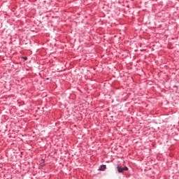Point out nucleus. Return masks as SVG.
Wrapping results in <instances>:
<instances>
[{"label":"nucleus","instance_id":"obj_1","mask_svg":"<svg viewBox=\"0 0 179 179\" xmlns=\"http://www.w3.org/2000/svg\"><path fill=\"white\" fill-rule=\"evenodd\" d=\"M117 170L118 173H122L124 171H128V168L127 166L121 167L120 165H117Z\"/></svg>","mask_w":179,"mask_h":179},{"label":"nucleus","instance_id":"obj_2","mask_svg":"<svg viewBox=\"0 0 179 179\" xmlns=\"http://www.w3.org/2000/svg\"><path fill=\"white\" fill-rule=\"evenodd\" d=\"M107 169V166L106 165H101L99 168V170L100 171H104Z\"/></svg>","mask_w":179,"mask_h":179},{"label":"nucleus","instance_id":"obj_3","mask_svg":"<svg viewBox=\"0 0 179 179\" xmlns=\"http://www.w3.org/2000/svg\"><path fill=\"white\" fill-rule=\"evenodd\" d=\"M24 61H27V57H22Z\"/></svg>","mask_w":179,"mask_h":179}]
</instances>
